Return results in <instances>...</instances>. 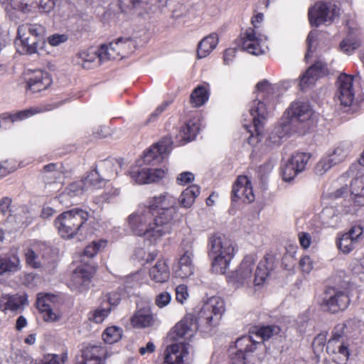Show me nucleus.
<instances>
[{
  "label": "nucleus",
  "instance_id": "obj_32",
  "mask_svg": "<svg viewBox=\"0 0 364 364\" xmlns=\"http://www.w3.org/2000/svg\"><path fill=\"white\" fill-rule=\"evenodd\" d=\"M218 43V37L215 33L203 38L198 46L197 55L198 58H203L208 55L215 48Z\"/></svg>",
  "mask_w": 364,
  "mask_h": 364
},
{
  "label": "nucleus",
  "instance_id": "obj_64",
  "mask_svg": "<svg viewBox=\"0 0 364 364\" xmlns=\"http://www.w3.org/2000/svg\"><path fill=\"white\" fill-rule=\"evenodd\" d=\"M299 266L304 272L309 273L313 269V263L310 257H303L299 261Z\"/></svg>",
  "mask_w": 364,
  "mask_h": 364
},
{
  "label": "nucleus",
  "instance_id": "obj_18",
  "mask_svg": "<svg viewBox=\"0 0 364 364\" xmlns=\"http://www.w3.org/2000/svg\"><path fill=\"white\" fill-rule=\"evenodd\" d=\"M132 178L138 184L156 183L164 178L166 171L162 168H140L132 167L129 171Z\"/></svg>",
  "mask_w": 364,
  "mask_h": 364
},
{
  "label": "nucleus",
  "instance_id": "obj_60",
  "mask_svg": "<svg viewBox=\"0 0 364 364\" xmlns=\"http://www.w3.org/2000/svg\"><path fill=\"white\" fill-rule=\"evenodd\" d=\"M16 169L14 162L9 160L4 161L0 164V177H4Z\"/></svg>",
  "mask_w": 364,
  "mask_h": 364
},
{
  "label": "nucleus",
  "instance_id": "obj_9",
  "mask_svg": "<svg viewBox=\"0 0 364 364\" xmlns=\"http://www.w3.org/2000/svg\"><path fill=\"white\" fill-rule=\"evenodd\" d=\"M284 115L301 133H305L315 124V113L311 105L303 101L293 102Z\"/></svg>",
  "mask_w": 364,
  "mask_h": 364
},
{
  "label": "nucleus",
  "instance_id": "obj_33",
  "mask_svg": "<svg viewBox=\"0 0 364 364\" xmlns=\"http://www.w3.org/2000/svg\"><path fill=\"white\" fill-rule=\"evenodd\" d=\"M41 41V39L26 36V40L17 38L15 43L19 53L31 55L38 52V45Z\"/></svg>",
  "mask_w": 364,
  "mask_h": 364
},
{
  "label": "nucleus",
  "instance_id": "obj_59",
  "mask_svg": "<svg viewBox=\"0 0 364 364\" xmlns=\"http://www.w3.org/2000/svg\"><path fill=\"white\" fill-rule=\"evenodd\" d=\"M326 342V336L325 334H318L312 343V348L316 353L322 352Z\"/></svg>",
  "mask_w": 364,
  "mask_h": 364
},
{
  "label": "nucleus",
  "instance_id": "obj_15",
  "mask_svg": "<svg viewBox=\"0 0 364 364\" xmlns=\"http://www.w3.org/2000/svg\"><path fill=\"white\" fill-rule=\"evenodd\" d=\"M324 303L329 311L336 313L348 307L350 299L343 291L336 287H329L325 291Z\"/></svg>",
  "mask_w": 364,
  "mask_h": 364
},
{
  "label": "nucleus",
  "instance_id": "obj_49",
  "mask_svg": "<svg viewBox=\"0 0 364 364\" xmlns=\"http://www.w3.org/2000/svg\"><path fill=\"white\" fill-rule=\"evenodd\" d=\"M300 171L295 168L294 164L291 161H288L282 168V174L283 180L285 181H291Z\"/></svg>",
  "mask_w": 364,
  "mask_h": 364
},
{
  "label": "nucleus",
  "instance_id": "obj_16",
  "mask_svg": "<svg viewBox=\"0 0 364 364\" xmlns=\"http://www.w3.org/2000/svg\"><path fill=\"white\" fill-rule=\"evenodd\" d=\"M338 97L341 104L344 106H350L355 99L353 88V77L347 74H341L336 81Z\"/></svg>",
  "mask_w": 364,
  "mask_h": 364
},
{
  "label": "nucleus",
  "instance_id": "obj_2",
  "mask_svg": "<svg viewBox=\"0 0 364 364\" xmlns=\"http://www.w3.org/2000/svg\"><path fill=\"white\" fill-rule=\"evenodd\" d=\"M225 312V302L219 296L209 298L203 305L198 316L186 315L170 331L171 339H191L198 330L209 333L216 327Z\"/></svg>",
  "mask_w": 364,
  "mask_h": 364
},
{
  "label": "nucleus",
  "instance_id": "obj_53",
  "mask_svg": "<svg viewBox=\"0 0 364 364\" xmlns=\"http://www.w3.org/2000/svg\"><path fill=\"white\" fill-rule=\"evenodd\" d=\"M335 166L331 161L329 156L321 159L315 166V172L317 175H323L328 171L332 166Z\"/></svg>",
  "mask_w": 364,
  "mask_h": 364
},
{
  "label": "nucleus",
  "instance_id": "obj_12",
  "mask_svg": "<svg viewBox=\"0 0 364 364\" xmlns=\"http://www.w3.org/2000/svg\"><path fill=\"white\" fill-rule=\"evenodd\" d=\"M339 15V9L331 3L319 1L309 9V20L311 26L320 25L333 21Z\"/></svg>",
  "mask_w": 364,
  "mask_h": 364
},
{
  "label": "nucleus",
  "instance_id": "obj_30",
  "mask_svg": "<svg viewBox=\"0 0 364 364\" xmlns=\"http://www.w3.org/2000/svg\"><path fill=\"white\" fill-rule=\"evenodd\" d=\"M40 112L37 109H28L14 114L3 113L0 115V129L6 128L8 125L18 120H23L30 116Z\"/></svg>",
  "mask_w": 364,
  "mask_h": 364
},
{
  "label": "nucleus",
  "instance_id": "obj_22",
  "mask_svg": "<svg viewBox=\"0 0 364 364\" xmlns=\"http://www.w3.org/2000/svg\"><path fill=\"white\" fill-rule=\"evenodd\" d=\"M326 65L321 61H318L311 67L301 77L299 86L301 90L314 85L316 80L326 73Z\"/></svg>",
  "mask_w": 364,
  "mask_h": 364
},
{
  "label": "nucleus",
  "instance_id": "obj_42",
  "mask_svg": "<svg viewBox=\"0 0 364 364\" xmlns=\"http://www.w3.org/2000/svg\"><path fill=\"white\" fill-rule=\"evenodd\" d=\"M122 336V328L117 326H110L106 328L102 334V338L104 341L109 344L119 341Z\"/></svg>",
  "mask_w": 364,
  "mask_h": 364
},
{
  "label": "nucleus",
  "instance_id": "obj_7",
  "mask_svg": "<svg viewBox=\"0 0 364 364\" xmlns=\"http://www.w3.org/2000/svg\"><path fill=\"white\" fill-rule=\"evenodd\" d=\"M263 18L264 15L262 13L255 15L251 21L252 27L247 28L240 34L238 45L250 54L259 55L265 52L267 38L260 32L259 25Z\"/></svg>",
  "mask_w": 364,
  "mask_h": 364
},
{
  "label": "nucleus",
  "instance_id": "obj_54",
  "mask_svg": "<svg viewBox=\"0 0 364 364\" xmlns=\"http://www.w3.org/2000/svg\"><path fill=\"white\" fill-rule=\"evenodd\" d=\"M106 245V242L104 240H100L98 242H92V244L87 245L84 250V256L88 258L93 257L100 250L104 247Z\"/></svg>",
  "mask_w": 364,
  "mask_h": 364
},
{
  "label": "nucleus",
  "instance_id": "obj_63",
  "mask_svg": "<svg viewBox=\"0 0 364 364\" xmlns=\"http://www.w3.org/2000/svg\"><path fill=\"white\" fill-rule=\"evenodd\" d=\"M144 2L141 0H120L122 9H132L141 6Z\"/></svg>",
  "mask_w": 364,
  "mask_h": 364
},
{
  "label": "nucleus",
  "instance_id": "obj_3",
  "mask_svg": "<svg viewBox=\"0 0 364 364\" xmlns=\"http://www.w3.org/2000/svg\"><path fill=\"white\" fill-rule=\"evenodd\" d=\"M279 332L277 326H266L255 328L250 332L251 335L238 338L229 350L231 364H259L260 358L256 351L262 346L263 341Z\"/></svg>",
  "mask_w": 364,
  "mask_h": 364
},
{
  "label": "nucleus",
  "instance_id": "obj_52",
  "mask_svg": "<svg viewBox=\"0 0 364 364\" xmlns=\"http://www.w3.org/2000/svg\"><path fill=\"white\" fill-rule=\"evenodd\" d=\"M26 298L23 296L9 294L8 310L17 311L26 304Z\"/></svg>",
  "mask_w": 364,
  "mask_h": 364
},
{
  "label": "nucleus",
  "instance_id": "obj_31",
  "mask_svg": "<svg viewBox=\"0 0 364 364\" xmlns=\"http://www.w3.org/2000/svg\"><path fill=\"white\" fill-rule=\"evenodd\" d=\"M85 191H87V189L82 180L75 181L70 183L65 190L59 195L58 199L62 203H68L71 198L81 195Z\"/></svg>",
  "mask_w": 364,
  "mask_h": 364
},
{
  "label": "nucleus",
  "instance_id": "obj_6",
  "mask_svg": "<svg viewBox=\"0 0 364 364\" xmlns=\"http://www.w3.org/2000/svg\"><path fill=\"white\" fill-rule=\"evenodd\" d=\"M255 263L253 255H247L243 259L236 271L235 280L237 283L249 285L252 281L255 286H259L265 282L273 267L272 259L265 258L260 261L255 269L254 279H252Z\"/></svg>",
  "mask_w": 364,
  "mask_h": 364
},
{
  "label": "nucleus",
  "instance_id": "obj_43",
  "mask_svg": "<svg viewBox=\"0 0 364 364\" xmlns=\"http://www.w3.org/2000/svg\"><path fill=\"white\" fill-rule=\"evenodd\" d=\"M310 159V154L306 153H296L291 159H289V161H291V164H294L295 168H297V171L301 172L305 169L306 165L308 163Z\"/></svg>",
  "mask_w": 364,
  "mask_h": 364
},
{
  "label": "nucleus",
  "instance_id": "obj_46",
  "mask_svg": "<svg viewBox=\"0 0 364 364\" xmlns=\"http://www.w3.org/2000/svg\"><path fill=\"white\" fill-rule=\"evenodd\" d=\"M358 243L350 238V236L343 234L338 242V247L343 253L347 254L352 251Z\"/></svg>",
  "mask_w": 364,
  "mask_h": 364
},
{
  "label": "nucleus",
  "instance_id": "obj_13",
  "mask_svg": "<svg viewBox=\"0 0 364 364\" xmlns=\"http://www.w3.org/2000/svg\"><path fill=\"white\" fill-rule=\"evenodd\" d=\"M193 353L192 346L187 343H178L168 346L165 351L163 364H188Z\"/></svg>",
  "mask_w": 364,
  "mask_h": 364
},
{
  "label": "nucleus",
  "instance_id": "obj_4",
  "mask_svg": "<svg viewBox=\"0 0 364 364\" xmlns=\"http://www.w3.org/2000/svg\"><path fill=\"white\" fill-rule=\"evenodd\" d=\"M277 90V85L272 84L267 80H262L257 84L256 92H254L255 98L249 105L251 124L244 123L243 124L250 134V143H252V140L255 133L258 138L257 141H260L263 124L269 114L272 101L274 100Z\"/></svg>",
  "mask_w": 364,
  "mask_h": 364
},
{
  "label": "nucleus",
  "instance_id": "obj_61",
  "mask_svg": "<svg viewBox=\"0 0 364 364\" xmlns=\"http://www.w3.org/2000/svg\"><path fill=\"white\" fill-rule=\"evenodd\" d=\"M188 297V288L186 285H178L176 289V300L183 304Z\"/></svg>",
  "mask_w": 364,
  "mask_h": 364
},
{
  "label": "nucleus",
  "instance_id": "obj_10",
  "mask_svg": "<svg viewBox=\"0 0 364 364\" xmlns=\"http://www.w3.org/2000/svg\"><path fill=\"white\" fill-rule=\"evenodd\" d=\"M135 41L130 37H119L109 44L102 45L99 56L101 60H114L124 58L134 52Z\"/></svg>",
  "mask_w": 364,
  "mask_h": 364
},
{
  "label": "nucleus",
  "instance_id": "obj_27",
  "mask_svg": "<svg viewBox=\"0 0 364 364\" xmlns=\"http://www.w3.org/2000/svg\"><path fill=\"white\" fill-rule=\"evenodd\" d=\"M46 34L45 28L38 23H23L18 26L17 38L26 40V36L41 39Z\"/></svg>",
  "mask_w": 364,
  "mask_h": 364
},
{
  "label": "nucleus",
  "instance_id": "obj_14",
  "mask_svg": "<svg viewBox=\"0 0 364 364\" xmlns=\"http://www.w3.org/2000/svg\"><path fill=\"white\" fill-rule=\"evenodd\" d=\"M172 141L166 136L159 142L151 146L145 153L144 161L149 165H156L163 161L172 149Z\"/></svg>",
  "mask_w": 364,
  "mask_h": 364
},
{
  "label": "nucleus",
  "instance_id": "obj_47",
  "mask_svg": "<svg viewBox=\"0 0 364 364\" xmlns=\"http://www.w3.org/2000/svg\"><path fill=\"white\" fill-rule=\"evenodd\" d=\"M157 253L155 252H146L144 248H137L135 250L134 257L139 262L145 263H149L155 259Z\"/></svg>",
  "mask_w": 364,
  "mask_h": 364
},
{
  "label": "nucleus",
  "instance_id": "obj_26",
  "mask_svg": "<svg viewBox=\"0 0 364 364\" xmlns=\"http://www.w3.org/2000/svg\"><path fill=\"white\" fill-rule=\"evenodd\" d=\"M21 269V260L17 255H0V275L14 274Z\"/></svg>",
  "mask_w": 364,
  "mask_h": 364
},
{
  "label": "nucleus",
  "instance_id": "obj_62",
  "mask_svg": "<svg viewBox=\"0 0 364 364\" xmlns=\"http://www.w3.org/2000/svg\"><path fill=\"white\" fill-rule=\"evenodd\" d=\"M171 299V295L168 292H162L156 296L155 303L159 307L162 308L169 304Z\"/></svg>",
  "mask_w": 364,
  "mask_h": 364
},
{
  "label": "nucleus",
  "instance_id": "obj_1",
  "mask_svg": "<svg viewBox=\"0 0 364 364\" xmlns=\"http://www.w3.org/2000/svg\"><path fill=\"white\" fill-rule=\"evenodd\" d=\"M176 200L165 193L149 199L147 205H141L127 218L130 231L144 237L150 244L158 243L171 232L176 214Z\"/></svg>",
  "mask_w": 364,
  "mask_h": 364
},
{
  "label": "nucleus",
  "instance_id": "obj_55",
  "mask_svg": "<svg viewBox=\"0 0 364 364\" xmlns=\"http://www.w3.org/2000/svg\"><path fill=\"white\" fill-rule=\"evenodd\" d=\"M99 54H100V48L98 49L97 51L92 50H90L87 51H83V52L80 53L78 54V55H79V58L85 63L94 62L95 60H96V59L98 60V62H104V61L107 60H101L99 56Z\"/></svg>",
  "mask_w": 364,
  "mask_h": 364
},
{
  "label": "nucleus",
  "instance_id": "obj_39",
  "mask_svg": "<svg viewBox=\"0 0 364 364\" xmlns=\"http://www.w3.org/2000/svg\"><path fill=\"white\" fill-rule=\"evenodd\" d=\"M208 97L205 87L198 86L193 90L190 96V103L195 107H200L208 101Z\"/></svg>",
  "mask_w": 364,
  "mask_h": 364
},
{
  "label": "nucleus",
  "instance_id": "obj_38",
  "mask_svg": "<svg viewBox=\"0 0 364 364\" xmlns=\"http://www.w3.org/2000/svg\"><path fill=\"white\" fill-rule=\"evenodd\" d=\"M82 181L87 190L90 188H100L105 185L106 181L96 168L90 171Z\"/></svg>",
  "mask_w": 364,
  "mask_h": 364
},
{
  "label": "nucleus",
  "instance_id": "obj_51",
  "mask_svg": "<svg viewBox=\"0 0 364 364\" xmlns=\"http://www.w3.org/2000/svg\"><path fill=\"white\" fill-rule=\"evenodd\" d=\"M193 249L191 244L187 243L184 248V252L180 257L178 264L194 266L193 263Z\"/></svg>",
  "mask_w": 364,
  "mask_h": 364
},
{
  "label": "nucleus",
  "instance_id": "obj_48",
  "mask_svg": "<svg viewBox=\"0 0 364 364\" xmlns=\"http://www.w3.org/2000/svg\"><path fill=\"white\" fill-rule=\"evenodd\" d=\"M26 264L32 268L37 269L41 267V261L39 255L32 249L28 248L25 253Z\"/></svg>",
  "mask_w": 364,
  "mask_h": 364
},
{
  "label": "nucleus",
  "instance_id": "obj_36",
  "mask_svg": "<svg viewBox=\"0 0 364 364\" xmlns=\"http://www.w3.org/2000/svg\"><path fill=\"white\" fill-rule=\"evenodd\" d=\"M198 131L199 126L198 123L193 120H189L181 128L179 135L181 140L188 142L195 139Z\"/></svg>",
  "mask_w": 364,
  "mask_h": 364
},
{
  "label": "nucleus",
  "instance_id": "obj_37",
  "mask_svg": "<svg viewBox=\"0 0 364 364\" xmlns=\"http://www.w3.org/2000/svg\"><path fill=\"white\" fill-rule=\"evenodd\" d=\"M0 2L5 6L7 11L14 9L27 13L31 10L33 0H0Z\"/></svg>",
  "mask_w": 364,
  "mask_h": 364
},
{
  "label": "nucleus",
  "instance_id": "obj_20",
  "mask_svg": "<svg viewBox=\"0 0 364 364\" xmlns=\"http://www.w3.org/2000/svg\"><path fill=\"white\" fill-rule=\"evenodd\" d=\"M251 203L255 200V196L250 179L245 176L237 177L232 190V200Z\"/></svg>",
  "mask_w": 364,
  "mask_h": 364
},
{
  "label": "nucleus",
  "instance_id": "obj_56",
  "mask_svg": "<svg viewBox=\"0 0 364 364\" xmlns=\"http://www.w3.org/2000/svg\"><path fill=\"white\" fill-rule=\"evenodd\" d=\"M360 41L354 38H348L343 40L341 43L340 47L344 53L348 54L353 51L354 50H355L356 48H358L360 46Z\"/></svg>",
  "mask_w": 364,
  "mask_h": 364
},
{
  "label": "nucleus",
  "instance_id": "obj_57",
  "mask_svg": "<svg viewBox=\"0 0 364 364\" xmlns=\"http://www.w3.org/2000/svg\"><path fill=\"white\" fill-rule=\"evenodd\" d=\"M194 266L179 265L178 264L176 269V275L178 277L185 279L188 278L193 274Z\"/></svg>",
  "mask_w": 364,
  "mask_h": 364
},
{
  "label": "nucleus",
  "instance_id": "obj_11",
  "mask_svg": "<svg viewBox=\"0 0 364 364\" xmlns=\"http://www.w3.org/2000/svg\"><path fill=\"white\" fill-rule=\"evenodd\" d=\"M343 329V325L334 328L326 348V352L333 356V361L338 364H345L350 355L348 344L344 341Z\"/></svg>",
  "mask_w": 364,
  "mask_h": 364
},
{
  "label": "nucleus",
  "instance_id": "obj_40",
  "mask_svg": "<svg viewBox=\"0 0 364 364\" xmlns=\"http://www.w3.org/2000/svg\"><path fill=\"white\" fill-rule=\"evenodd\" d=\"M114 166L115 164L114 161L111 159H106L100 161L96 166V168L98 170L100 173H101L102 177H103L105 181H109L117 174Z\"/></svg>",
  "mask_w": 364,
  "mask_h": 364
},
{
  "label": "nucleus",
  "instance_id": "obj_44",
  "mask_svg": "<svg viewBox=\"0 0 364 364\" xmlns=\"http://www.w3.org/2000/svg\"><path fill=\"white\" fill-rule=\"evenodd\" d=\"M111 311L110 307H106L105 304L102 303L100 308L90 312L89 319L96 323H102Z\"/></svg>",
  "mask_w": 364,
  "mask_h": 364
},
{
  "label": "nucleus",
  "instance_id": "obj_24",
  "mask_svg": "<svg viewBox=\"0 0 364 364\" xmlns=\"http://www.w3.org/2000/svg\"><path fill=\"white\" fill-rule=\"evenodd\" d=\"M291 132L301 133L300 131L284 116L282 117L279 125L269 136V140L271 143L279 144L281 140L287 134Z\"/></svg>",
  "mask_w": 364,
  "mask_h": 364
},
{
  "label": "nucleus",
  "instance_id": "obj_45",
  "mask_svg": "<svg viewBox=\"0 0 364 364\" xmlns=\"http://www.w3.org/2000/svg\"><path fill=\"white\" fill-rule=\"evenodd\" d=\"M124 296L123 293L118 290V291H112L110 293H107L102 296V303L105 304L106 307H112L117 306L122 299V296Z\"/></svg>",
  "mask_w": 364,
  "mask_h": 364
},
{
  "label": "nucleus",
  "instance_id": "obj_25",
  "mask_svg": "<svg viewBox=\"0 0 364 364\" xmlns=\"http://www.w3.org/2000/svg\"><path fill=\"white\" fill-rule=\"evenodd\" d=\"M150 279L156 283H165L170 277V269L167 262L164 259L158 260L156 264L149 269Z\"/></svg>",
  "mask_w": 364,
  "mask_h": 364
},
{
  "label": "nucleus",
  "instance_id": "obj_41",
  "mask_svg": "<svg viewBox=\"0 0 364 364\" xmlns=\"http://www.w3.org/2000/svg\"><path fill=\"white\" fill-rule=\"evenodd\" d=\"M67 359V354L63 353L61 355L48 354L45 355L43 359L39 363H37L30 358H28L27 360L29 361L30 364H65Z\"/></svg>",
  "mask_w": 364,
  "mask_h": 364
},
{
  "label": "nucleus",
  "instance_id": "obj_35",
  "mask_svg": "<svg viewBox=\"0 0 364 364\" xmlns=\"http://www.w3.org/2000/svg\"><path fill=\"white\" fill-rule=\"evenodd\" d=\"M351 151V144L349 142H342L336 146L333 151L328 155L331 161L335 165L343 162Z\"/></svg>",
  "mask_w": 364,
  "mask_h": 364
},
{
  "label": "nucleus",
  "instance_id": "obj_29",
  "mask_svg": "<svg viewBox=\"0 0 364 364\" xmlns=\"http://www.w3.org/2000/svg\"><path fill=\"white\" fill-rule=\"evenodd\" d=\"M105 350L99 346H88L82 350L83 364H101Z\"/></svg>",
  "mask_w": 364,
  "mask_h": 364
},
{
  "label": "nucleus",
  "instance_id": "obj_23",
  "mask_svg": "<svg viewBox=\"0 0 364 364\" xmlns=\"http://www.w3.org/2000/svg\"><path fill=\"white\" fill-rule=\"evenodd\" d=\"M49 74L38 70L33 73L32 76L27 80L26 89L32 92H38L46 90L51 85Z\"/></svg>",
  "mask_w": 364,
  "mask_h": 364
},
{
  "label": "nucleus",
  "instance_id": "obj_17",
  "mask_svg": "<svg viewBox=\"0 0 364 364\" xmlns=\"http://www.w3.org/2000/svg\"><path fill=\"white\" fill-rule=\"evenodd\" d=\"M95 272L93 266L85 264L76 268L71 276L70 287L78 291H85L91 282V278Z\"/></svg>",
  "mask_w": 364,
  "mask_h": 364
},
{
  "label": "nucleus",
  "instance_id": "obj_21",
  "mask_svg": "<svg viewBox=\"0 0 364 364\" xmlns=\"http://www.w3.org/2000/svg\"><path fill=\"white\" fill-rule=\"evenodd\" d=\"M55 296L46 294L42 295L38 294L36 300V306L38 309L43 314V319L46 322H55L59 321L62 314L58 311H54L51 308L50 303L55 299Z\"/></svg>",
  "mask_w": 364,
  "mask_h": 364
},
{
  "label": "nucleus",
  "instance_id": "obj_5",
  "mask_svg": "<svg viewBox=\"0 0 364 364\" xmlns=\"http://www.w3.org/2000/svg\"><path fill=\"white\" fill-rule=\"evenodd\" d=\"M234 252L232 242L225 235L214 234L210 237L208 255L212 259V269L216 274L226 272Z\"/></svg>",
  "mask_w": 364,
  "mask_h": 364
},
{
  "label": "nucleus",
  "instance_id": "obj_19",
  "mask_svg": "<svg viewBox=\"0 0 364 364\" xmlns=\"http://www.w3.org/2000/svg\"><path fill=\"white\" fill-rule=\"evenodd\" d=\"M63 172L64 168L60 163H51L43 166L41 175L46 186H53L50 191L54 192L60 189L62 183L58 181L63 178Z\"/></svg>",
  "mask_w": 364,
  "mask_h": 364
},
{
  "label": "nucleus",
  "instance_id": "obj_58",
  "mask_svg": "<svg viewBox=\"0 0 364 364\" xmlns=\"http://www.w3.org/2000/svg\"><path fill=\"white\" fill-rule=\"evenodd\" d=\"M364 192V178H355L350 183L351 195H358V193Z\"/></svg>",
  "mask_w": 364,
  "mask_h": 364
},
{
  "label": "nucleus",
  "instance_id": "obj_34",
  "mask_svg": "<svg viewBox=\"0 0 364 364\" xmlns=\"http://www.w3.org/2000/svg\"><path fill=\"white\" fill-rule=\"evenodd\" d=\"M200 193V188L197 185H192L186 188L181 194L178 201L181 207L190 208L195 202L196 198Z\"/></svg>",
  "mask_w": 364,
  "mask_h": 364
},
{
  "label": "nucleus",
  "instance_id": "obj_50",
  "mask_svg": "<svg viewBox=\"0 0 364 364\" xmlns=\"http://www.w3.org/2000/svg\"><path fill=\"white\" fill-rule=\"evenodd\" d=\"M137 285L138 282L135 279L134 276L129 275L124 279L123 284L118 288V290L122 291L124 295L129 294Z\"/></svg>",
  "mask_w": 364,
  "mask_h": 364
},
{
  "label": "nucleus",
  "instance_id": "obj_8",
  "mask_svg": "<svg viewBox=\"0 0 364 364\" xmlns=\"http://www.w3.org/2000/svg\"><path fill=\"white\" fill-rule=\"evenodd\" d=\"M87 211L74 208L61 213L55 220L59 234L64 238H72L88 220Z\"/></svg>",
  "mask_w": 364,
  "mask_h": 364
},
{
  "label": "nucleus",
  "instance_id": "obj_28",
  "mask_svg": "<svg viewBox=\"0 0 364 364\" xmlns=\"http://www.w3.org/2000/svg\"><path fill=\"white\" fill-rule=\"evenodd\" d=\"M156 319L149 309L138 310L131 318V323L136 328H146L154 325Z\"/></svg>",
  "mask_w": 364,
  "mask_h": 364
}]
</instances>
